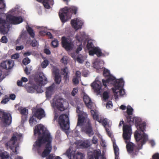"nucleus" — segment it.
<instances>
[{
  "label": "nucleus",
  "instance_id": "30",
  "mask_svg": "<svg viewBox=\"0 0 159 159\" xmlns=\"http://www.w3.org/2000/svg\"><path fill=\"white\" fill-rule=\"evenodd\" d=\"M36 117L34 115L30 117L29 120V122L31 126H33L37 123V121L36 119Z\"/></svg>",
  "mask_w": 159,
  "mask_h": 159
},
{
  "label": "nucleus",
  "instance_id": "53",
  "mask_svg": "<svg viewBox=\"0 0 159 159\" xmlns=\"http://www.w3.org/2000/svg\"><path fill=\"white\" fill-rule=\"evenodd\" d=\"M151 159H159V153H156L154 154Z\"/></svg>",
  "mask_w": 159,
  "mask_h": 159
},
{
  "label": "nucleus",
  "instance_id": "24",
  "mask_svg": "<svg viewBox=\"0 0 159 159\" xmlns=\"http://www.w3.org/2000/svg\"><path fill=\"white\" fill-rule=\"evenodd\" d=\"M68 69L67 67H65L61 70V73L64 76V79L65 80V82L69 80V76L68 75Z\"/></svg>",
  "mask_w": 159,
  "mask_h": 159
},
{
  "label": "nucleus",
  "instance_id": "23",
  "mask_svg": "<svg viewBox=\"0 0 159 159\" xmlns=\"http://www.w3.org/2000/svg\"><path fill=\"white\" fill-rule=\"evenodd\" d=\"M39 2H42L44 7L47 9H49L50 5H53L54 4L53 0H41Z\"/></svg>",
  "mask_w": 159,
  "mask_h": 159
},
{
  "label": "nucleus",
  "instance_id": "25",
  "mask_svg": "<svg viewBox=\"0 0 159 159\" xmlns=\"http://www.w3.org/2000/svg\"><path fill=\"white\" fill-rule=\"evenodd\" d=\"M83 100L86 106L88 108L91 109L92 102L90 98L88 95H84L83 97Z\"/></svg>",
  "mask_w": 159,
  "mask_h": 159
},
{
  "label": "nucleus",
  "instance_id": "13",
  "mask_svg": "<svg viewBox=\"0 0 159 159\" xmlns=\"http://www.w3.org/2000/svg\"><path fill=\"white\" fill-rule=\"evenodd\" d=\"M7 19L11 23L17 24L21 23L23 19L21 16H15L12 15H8L7 16Z\"/></svg>",
  "mask_w": 159,
  "mask_h": 159
},
{
  "label": "nucleus",
  "instance_id": "54",
  "mask_svg": "<svg viewBox=\"0 0 159 159\" xmlns=\"http://www.w3.org/2000/svg\"><path fill=\"white\" fill-rule=\"evenodd\" d=\"M20 55L19 53H15L11 56V58L12 59H16L19 57Z\"/></svg>",
  "mask_w": 159,
  "mask_h": 159
},
{
  "label": "nucleus",
  "instance_id": "35",
  "mask_svg": "<svg viewBox=\"0 0 159 159\" xmlns=\"http://www.w3.org/2000/svg\"><path fill=\"white\" fill-rule=\"evenodd\" d=\"M78 10V8L75 6H72L70 8V16L74 13V14H76L77 13V11Z\"/></svg>",
  "mask_w": 159,
  "mask_h": 159
},
{
  "label": "nucleus",
  "instance_id": "19",
  "mask_svg": "<svg viewBox=\"0 0 159 159\" xmlns=\"http://www.w3.org/2000/svg\"><path fill=\"white\" fill-rule=\"evenodd\" d=\"M64 102L63 99L61 98L57 99L55 102V104L57 108L61 111H63L65 109L63 106Z\"/></svg>",
  "mask_w": 159,
  "mask_h": 159
},
{
  "label": "nucleus",
  "instance_id": "8",
  "mask_svg": "<svg viewBox=\"0 0 159 159\" xmlns=\"http://www.w3.org/2000/svg\"><path fill=\"white\" fill-rule=\"evenodd\" d=\"M2 115V121L6 126L9 125L12 121L11 114L8 112L2 111L0 110V115Z\"/></svg>",
  "mask_w": 159,
  "mask_h": 159
},
{
  "label": "nucleus",
  "instance_id": "58",
  "mask_svg": "<svg viewBox=\"0 0 159 159\" xmlns=\"http://www.w3.org/2000/svg\"><path fill=\"white\" fill-rule=\"evenodd\" d=\"M76 38L77 40H78L79 42H81V43H82V42L83 40L82 38L79 36L76 35Z\"/></svg>",
  "mask_w": 159,
  "mask_h": 159
},
{
  "label": "nucleus",
  "instance_id": "41",
  "mask_svg": "<svg viewBox=\"0 0 159 159\" xmlns=\"http://www.w3.org/2000/svg\"><path fill=\"white\" fill-rule=\"evenodd\" d=\"M68 59L67 57L66 56H64L61 59V62L63 63L65 65H66L67 63Z\"/></svg>",
  "mask_w": 159,
  "mask_h": 159
},
{
  "label": "nucleus",
  "instance_id": "33",
  "mask_svg": "<svg viewBox=\"0 0 159 159\" xmlns=\"http://www.w3.org/2000/svg\"><path fill=\"white\" fill-rule=\"evenodd\" d=\"M86 47L89 51L93 49L95 47L92 42L90 41H88Z\"/></svg>",
  "mask_w": 159,
  "mask_h": 159
},
{
  "label": "nucleus",
  "instance_id": "39",
  "mask_svg": "<svg viewBox=\"0 0 159 159\" xmlns=\"http://www.w3.org/2000/svg\"><path fill=\"white\" fill-rule=\"evenodd\" d=\"M55 76V81L56 83L57 84H60L61 79V75H60L54 76Z\"/></svg>",
  "mask_w": 159,
  "mask_h": 159
},
{
  "label": "nucleus",
  "instance_id": "34",
  "mask_svg": "<svg viewBox=\"0 0 159 159\" xmlns=\"http://www.w3.org/2000/svg\"><path fill=\"white\" fill-rule=\"evenodd\" d=\"M90 112L94 120H97V119L99 117L97 113L93 110H91Z\"/></svg>",
  "mask_w": 159,
  "mask_h": 159
},
{
  "label": "nucleus",
  "instance_id": "40",
  "mask_svg": "<svg viewBox=\"0 0 159 159\" xmlns=\"http://www.w3.org/2000/svg\"><path fill=\"white\" fill-rule=\"evenodd\" d=\"M102 98L105 101H106L109 98L108 93L107 91H105L102 94Z\"/></svg>",
  "mask_w": 159,
  "mask_h": 159
},
{
  "label": "nucleus",
  "instance_id": "21",
  "mask_svg": "<svg viewBox=\"0 0 159 159\" xmlns=\"http://www.w3.org/2000/svg\"><path fill=\"white\" fill-rule=\"evenodd\" d=\"M54 86L53 85H52L46 88L45 93L46 97L47 98H51L52 95L54 93Z\"/></svg>",
  "mask_w": 159,
  "mask_h": 159
},
{
  "label": "nucleus",
  "instance_id": "36",
  "mask_svg": "<svg viewBox=\"0 0 159 159\" xmlns=\"http://www.w3.org/2000/svg\"><path fill=\"white\" fill-rule=\"evenodd\" d=\"M10 98L7 95H5L4 98H3L1 102V103L3 104H5L7 103L9 101Z\"/></svg>",
  "mask_w": 159,
  "mask_h": 159
},
{
  "label": "nucleus",
  "instance_id": "4",
  "mask_svg": "<svg viewBox=\"0 0 159 159\" xmlns=\"http://www.w3.org/2000/svg\"><path fill=\"white\" fill-rule=\"evenodd\" d=\"M58 123L62 130H68L70 128V121L68 116L62 114L58 118Z\"/></svg>",
  "mask_w": 159,
  "mask_h": 159
},
{
  "label": "nucleus",
  "instance_id": "20",
  "mask_svg": "<svg viewBox=\"0 0 159 159\" xmlns=\"http://www.w3.org/2000/svg\"><path fill=\"white\" fill-rule=\"evenodd\" d=\"M34 115L39 119H41L45 116L44 111L42 108L37 109L35 112Z\"/></svg>",
  "mask_w": 159,
  "mask_h": 159
},
{
  "label": "nucleus",
  "instance_id": "6",
  "mask_svg": "<svg viewBox=\"0 0 159 159\" xmlns=\"http://www.w3.org/2000/svg\"><path fill=\"white\" fill-rule=\"evenodd\" d=\"M76 112L78 114L77 126H82L84 123L87 120V115L83 110H81L80 107L78 106L76 107Z\"/></svg>",
  "mask_w": 159,
  "mask_h": 159
},
{
  "label": "nucleus",
  "instance_id": "49",
  "mask_svg": "<svg viewBox=\"0 0 159 159\" xmlns=\"http://www.w3.org/2000/svg\"><path fill=\"white\" fill-rule=\"evenodd\" d=\"M82 43H81L79 46L77 47L76 50V52L77 53H79L80 51H81L82 49Z\"/></svg>",
  "mask_w": 159,
  "mask_h": 159
},
{
  "label": "nucleus",
  "instance_id": "38",
  "mask_svg": "<svg viewBox=\"0 0 159 159\" xmlns=\"http://www.w3.org/2000/svg\"><path fill=\"white\" fill-rule=\"evenodd\" d=\"M75 159H82L83 158V154L81 152H77L74 156Z\"/></svg>",
  "mask_w": 159,
  "mask_h": 159
},
{
  "label": "nucleus",
  "instance_id": "2",
  "mask_svg": "<svg viewBox=\"0 0 159 159\" xmlns=\"http://www.w3.org/2000/svg\"><path fill=\"white\" fill-rule=\"evenodd\" d=\"M34 134H38L39 135L38 139L35 142L34 146V147L37 148L39 153V148L43 144L47 143L45 145V149L41 154L42 157H45L51 152L52 137L49 132L45 129L44 126L41 124L35 126L34 128Z\"/></svg>",
  "mask_w": 159,
  "mask_h": 159
},
{
  "label": "nucleus",
  "instance_id": "10",
  "mask_svg": "<svg viewBox=\"0 0 159 159\" xmlns=\"http://www.w3.org/2000/svg\"><path fill=\"white\" fill-rule=\"evenodd\" d=\"M10 25L8 22L0 17V31L3 34L7 33L9 30Z\"/></svg>",
  "mask_w": 159,
  "mask_h": 159
},
{
  "label": "nucleus",
  "instance_id": "15",
  "mask_svg": "<svg viewBox=\"0 0 159 159\" xmlns=\"http://www.w3.org/2000/svg\"><path fill=\"white\" fill-rule=\"evenodd\" d=\"M81 129L82 131H84L88 135H93V134L92 127L90 123V120L89 119L87 120V123L85 126L83 127Z\"/></svg>",
  "mask_w": 159,
  "mask_h": 159
},
{
  "label": "nucleus",
  "instance_id": "55",
  "mask_svg": "<svg viewBox=\"0 0 159 159\" xmlns=\"http://www.w3.org/2000/svg\"><path fill=\"white\" fill-rule=\"evenodd\" d=\"M78 91V90L77 89L75 88H74L71 92V93L72 95L73 96H74L76 95V94L77 93Z\"/></svg>",
  "mask_w": 159,
  "mask_h": 159
},
{
  "label": "nucleus",
  "instance_id": "45",
  "mask_svg": "<svg viewBox=\"0 0 159 159\" xmlns=\"http://www.w3.org/2000/svg\"><path fill=\"white\" fill-rule=\"evenodd\" d=\"M59 70L56 68H54L53 69V74L54 76L60 75Z\"/></svg>",
  "mask_w": 159,
  "mask_h": 159
},
{
  "label": "nucleus",
  "instance_id": "51",
  "mask_svg": "<svg viewBox=\"0 0 159 159\" xmlns=\"http://www.w3.org/2000/svg\"><path fill=\"white\" fill-rule=\"evenodd\" d=\"M35 90V85H34L32 87H29L28 88V91L29 92L31 93H33L34 92Z\"/></svg>",
  "mask_w": 159,
  "mask_h": 159
},
{
  "label": "nucleus",
  "instance_id": "16",
  "mask_svg": "<svg viewBox=\"0 0 159 159\" xmlns=\"http://www.w3.org/2000/svg\"><path fill=\"white\" fill-rule=\"evenodd\" d=\"M91 86L95 92L98 94L101 93L102 86L101 82L98 80L94 81L91 84Z\"/></svg>",
  "mask_w": 159,
  "mask_h": 159
},
{
  "label": "nucleus",
  "instance_id": "1",
  "mask_svg": "<svg viewBox=\"0 0 159 159\" xmlns=\"http://www.w3.org/2000/svg\"><path fill=\"white\" fill-rule=\"evenodd\" d=\"M141 119L139 118L133 116L131 118V121L127 122L129 124L135 123L137 128L134 134V138L137 142V146L130 142L132 134L131 126L129 125H124L123 128V137L126 144V148L128 153L133 157L138 154L139 150L148 140V135L144 132L146 131V123L145 122L140 123Z\"/></svg>",
  "mask_w": 159,
  "mask_h": 159
},
{
  "label": "nucleus",
  "instance_id": "56",
  "mask_svg": "<svg viewBox=\"0 0 159 159\" xmlns=\"http://www.w3.org/2000/svg\"><path fill=\"white\" fill-rule=\"evenodd\" d=\"M10 99H11L12 100H14L16 98V95L14 93H12L10 95L9 97Z\"/></svg>",
  "mask_w": 159,
  "mask_h": 159
},
{
  "label": "nucleus",
  "instance_id": "43",
  "mask_svg": "<svg viewBox=\"0 0 159 159\" xmlns=\"http://www.w3.org/2000/svg\"><path fill=\"white\" fill-rule=\"evenodd\" d=\"M22 62L24 65H26L30 63V60L28 57H26L23 59Z\"/></svg>",
  "mask_w": 159,
  "mask_h": 159
},
{
  "label": "nucleus",
  "instance_id": "28",
  "mask_svg": "<svg viewBox=\"0 0 159 159\" xmlns=\"http://www.w3.org/2000/svg\"><path fill=\"white\" fill-rule=\"evenodd\" d=\"M75 144L79 145V147L80 148H87L89 146V143L86 142H83L81 143L78 141L75 143Z\"/></svg>",
  "mask_w": 159,
  "mask_h": 159
},
{
  "label": "nucleus",
  "instance_id": "47",
  "mask_svg": "<svg viewBox=\"0 0 159 159\" xmlns=\"http://www.w3.org/2000/svg\"><path fill=\"white\" fill-rule=\"evenodd\" d=\"M50 153L46 157L47 159H54L55 157V155L52 153L50 154Z\"/></svg>",
  "mask_w": 159,
  "mask_h": 159
},
{
  "label": "nucleus",
  "instance_id": "42",
  "mask_svg": "<svg viewBox=\"0 0 159 159\" xmlns=\"http://www.w3.org/2000/svg\"><path fill=\"white\" fill-rule=\"evenodd\" d=\"M51 45L54 48H56L58 46V42L57 40H54L52 41Z\"/></svg>",
  "mask_w": 159,
  "mask_h": 159
},
{
  "label": "nucleus",
  "instance_id": "17",
  "mask_svg": "<svg viewBox=\"0 0 159 159\" xmlns=\"http://www.w3.org/2000/svg\"><path fill=\"white\" fill-rule=\"evenodd\" d=\"M13 62L12 60H7L2 61L0 64V66L3 69L6 70L11 69L13 66Z\"/></svg>",
  "mask_w": 159,
  "mask_h": 159
},
{
  "label": "nucleus",
  "instance_id": "46",
  "mask_svg": "<svg viewBox=\"0 0 159 159\" xmlns=\"http://www.w3.org/2000/svg\"><path fill=\"white\" fill-rule=\"evenodd\" d=\"M6 7L5 4L3 0H0V9H4Z\"/></svg>",
  "mask_w": 159,
  "mask_h": 159
},
{
  "label": "nucleus",
  "instance_id": "32",
  "mask_svg": "<svg viewBox=\"0 0 159 159\" xmlns=\"http://www.w3.org/2000/svg\"><path fill=\"white\" fill-rule=\"evenodd\" d=\"M96 120L98 121L99 123H101L102 125L105 127H106V126L107 124V119L102 120L101 117H99L98 119H97Z\"/></svg>",
  "mask_w": 159,
  "mask_h": 159
},
{
  "label": "nucleus",
  "instance_id": "57",
  "mask_svg": "<svg viewBox=\"0 0 159 159\" xmlns=\"http://www.w3.org/2000/svg\"><path fill=\"white\" fill-rule=\"evenodd\" d=\"M92 143H93L96 144L98 143V140L96 136H94L92 140Z\"/></svg>",
  "mask_w": 159,
  "mask_h": 159
},
{
  "label": "nucleus",
  "instance_id": "62",
  "mask_svg": "<svg viewBox=\"0 0 159 159\" xmlns=\"http://www.w3.org/2000/svg\"><path fill=\"white\" fill-rule=\"evenodd\" d=\"M44 52L47 55L50 54L51 52L47 48H45L44 49Z\"/></svg>",
  "mask_w": 159,
  "mask_h": 159
},
{
  "label": "nucleus",
  "instance_id": "7",
  "mask_svg": "<svg viewBox=\"0 0 159 159\" xmlns=\"http://www.w3.org/2000/svg\"><path fill=\"white\" fill-rule=\"evenodd\" d=\"M62 47L67 50H72L74 47L73 42L72 40L65 36L61 38Z\"/></svg>",
  "mask_w": 159,
  "mask_h": 159
},
{
  "label": "nucleus",
  "instance_id": "26",
  "mask_svg": "<svg viewBox=\"0 0 159 159\" xmlns=\"http://www.w3.org/2000/svg\"><path fill=\"white\" fill-rule=\"evenodd\" d=\"M113 147L114 150L115 159H119V149L115 141H113Z\"/></svg>",
  "mask_w": 159,
  "mask_h": 159
},
{
  "label": "nucleus",
  "instance_id": "50",
  "mask_svg": "<svg viewBox=\"0 0 159 159\" xmlns=\"http://www.w3.org/2000/svg\"><path fill=\"white\" fill-rule=\"evenodd\" d=\"M110 71L107 69L104 70L103 72V75L104 76H108L110 75Z\"/></svg>",
  "mask_w": 159,
  "mask_h": 159
},
{
  "label": "nucleus",
  "instance_id": "5",
  "mask_svg": "<svg viewBox=\"0 0 159 159\" xmlns=\"http://www.w3.org/2000/svg\"><path fill=\"white\" fill-rule=\"evenodd\" d=\"M123 79L122 78H120L119 79H116V78L113 76H109L107 79L106 80L104 79L102 80V82L103 85L106 87L107 86V83L112 84L114 86V87L116 88H118L119 87L118 85L119 84H122L123 83ZM117 88H115L117 89Z\"/></svg>",
  "mask_w": 159,
  "mask_h": 159
},
{
  "label": "nucleus",
  "instance_id": "64",
  "mask_svg": "<svg viewBox=\"0 0 159 159\" xmlns=\"http://www.w3.org/2000/svg\"><path fill=\"white\" fill-rule=\"evenodd\" d=\"M27 115L28 114H26V115H22V118L23 121H25L27 120L28 117Z\"/></svg>",
  "mask_w": 159,
  "mask_h": 159
},
{
  "label": "nucleus",
  "instance_id": "44",
  "mask_svg": "<svg viewBox=\"0 0 159 159\" xmlns=\"http://www.w3.org/2000/svg\"><path fill=\"white\" fill-rule=\"evenodd\" d=\"M48 64V60H44L41 64L43 68H45Z\"/></svg>",
  "mask_w": 159,
  "mask_h": 159
},
{
  "label": "nucleus",
  "instance_id": "12",
  "mask_svg": "<svg viewBox=\"0 0 159 159\" xmlns=\"http://www.w3.org/2000/svg\"><path fill=\"white\" fill-rule=\"evenodd\" d=\"M17 137L13 135L11 139L6 144V145L9 146L10 148L14 153L17 154V147L15 145L16 141H17Z\"/></svg>",
  "mask_w": 159,
  "mask_h": 159
},
{
  "label": "nucleus",
  "instance_id": "27",
  "mask_svg": "<svg viewBox=\"0 0 159 159\" xmlns=\"http://www.w3.org/2000/svg\"><path fill=\"white\" fill-rule=\"evenodd\" d=\"M0 159H11L6 152L0 150Z\"/></svg>",
  "mask_w": 159,
  "mask_h": 159
},
{
  "label": "nucleus",
  "instance_id": "52",
  "mask_svg": "<svg viewBox=\"0 0 159 159\" xmlns=\"http://www.w3.org/2000/svg\"><path fill=\"white\" fill-rule=\"evenodd\" d=\"M37 42L35 39L32 40L30 44L33 47H35L37 44Z\"/></svg>",
  "mask_w": 159,
  "mask_h": 159
},
{
  "label": "nucleus",
  "instance_id": "37",
  "mask_svg": "<svg viewBox=\"0 0 159 159\" xmlns=\"http://www.w3.org/2000/svg\"><path fill=\"white\" fill-rule=\"evenodd\" d=\"M101 156V153L100 151L96 150L94 152L93 157L95 159H99V157Z\"/></svg>",
  "mask_w": 159,
  "mask_h": 159
},
{
  "label": "nucleus",
  "instance_id": "60",
  "mask_svg": "<svg viewBox=\"0 0 159 159\" xmlns=\"http://www.w3.org/2000/svg\"><path fill=\"white\" fill-rule=\"evenodd\" d=\"M73 81L74 84H79V81L78 78L75 77L73 78Z\"/></svg>",
  "mask_w": 159,
  "mask_h": 159
},
{
  "label": "nucleus",
  "instance_id": "63",
  "mask_svg": "<svg viewBox=\"0 0 159 159\" xmlns=\"http://www.w3.org/2000/svg\"><path fill=\"white\" fill-rule=\"evenodd\" d=\"M76 77L79 78L81 76V73L80 71H77L75 73Z\"/></svg>",
  "mask_w": 159,
  "mask_h": 159
},
{
  "label": "nucleus",
  "instance_id": "14",
  "mask_svg": "<svg viewBox=\"0 0 159 159\" xmlns=\"http://www.w3.org/2000/svg\"><path fill=\"white\" fill-rule=\"evenodd\" d=\"M70 23L72 27L76 30L81 28L83 24L82 21L78 18L71 20Z\"/></svg>",
  "mask_w": 159,
  "mask_h": 159
},
{
  "label": "nucleus",
  "instance_id": "48",
  "mask_svg": "<svg viewBox=\"0 0 159 159\" xmlns=\"http://www.w3.org/2000/svg\"><path fill=\"white\" fill-rule=\"evenodd\" d=\"M1 41L3 43H6L8 41V39L7 38L6 36H2L1 39Z\"/></svg>",
  "mask_w": 159,
  "mask_h": 159
},
{
  "label": "nucleus",
  "instance_id": "29",
  "mask_svg": "<svg viewBox=\"0 0 159 159\" xmlns=\"http://www.w3.org/2000/svg\"><path fill=\"white\" fill-rule=\"evenodd\" d=\"M26 29L30 37L33 38H34L35 36V34L33 29L29 25L26 26Z\"/></svg>",
  "mask_w": 159,
  "mask_h": 159
},
{
  "label": "nucleus",
  "instance_id": "61",
  "mask_svg": "<svg viewBox=\"0 0 159 159\" xmlns=\"http://www.w3.org/2000/svg\"><path fill=\"white\" fill-rule=\"evenodd\" d=\"M24 48V46L23 45L17 46L16 47V50H20L23 49Z\"/></svg>",
  "mask_w": 159,
  "mask_h": 159
},
{
  "label": "nucleus",
  "instance_id": "31",
  "mask_svg": "<svg viewBox=\"0 0 159 159\" xmlns=\"http://www.w3.org/2000/svg\"><path fill=\"white\" fill-rule=\"evenodd\" d=\"M17 109L22 115L28 114V110L25 108H23L20 107L18 108Z\"/></svg>",
  "mask_w": 159,
  "mask_h": 159
},
{
  "label": "nucleus",
  "instance_id": "22",
  "mask_svg": "<svg viewBox=\"0 0 159 159\" xmlns=\"http://www.w3.org/2000/svg\"><path fill=\"white\" fill-rule=\"evenodd\" d=\"M133 109L130 106H128L127 108V114L125 115L126 118L127 122H129L131 121V118L133 116Z\"/></svg>",
  "mask_w": 159,
  "mask_h": 159
},
{
  "label": "nucleus",
  "instance_id": "18",
  "mask_svg": "<svg viewBox=\"0 0 159 159\" xmlns=\"http://www.w3.org/2000/svg\"><path fill=\"white\" fill-rule=\"evenodd\" d=\"M89 54L90 56H93L96 54L98 57L102 56H104V53H102L101 50L98 47H96L89 51Z\"/></svg>",
  "mask_w": 159,
  "mask_h": 159
},
{
  "label": "nucleus",
  "instance_id": "59",
  "mask_svg": "<svg viewBox=\"0 0 159 159\" xmlns=\"http://www.w3.org/2000/svg\"><path fill=\"white\" fill-rule=\"evenodd\" d=\"M111 106L112 107V103L111 101H109L108 102L106 105V107L107 108H109L111 107Z\"/></svg>",
  "mask_w": 159,
  "mask_h": 159
},
{
  "label": "nucleus",
  "instance_id": "11",
  "mask_svg": "<svg viewBox=\"0 0 159 159\" xmlns=\"http://www.w3.org/2000/svg\"><path fill=\"white\" fill-rule=\"evenodd\" d=\"M124 84V82L123 80L122 84H119L118 86H120L119 87L118 89H115L116 88L115 87L112 88V90L114 93L115 96L116 98H118L119 95L123 96L125 94V90L123 89Z\"/></svg>",
  "mask_w": 159,
  "mask_h": 159
},
{
  "label": "nucleus",
  "instance_id": "9",
  "mask_svg": "<svg viewBox=\"0 0 159 159\" xmlns=\"http://www.w3.org/2000/svg\"><path fill=\"white\" fill-rule=\"evenodd\" d=\"M70 8L65 7L62 9V13H59L60 19L63 23L66 22L67 19L70 18Z\"/></svg>",
  "mask_w": 159,
  "mask_h": 159
},
{
  "label": "nucleus",
  "instance_id": "3",
  "mask_svg": "<svg viewBox=\"0 0 159 159\" xmlns=\"http://www.w3.org/2000/svg\"><path fill=\"white\" fill-rule=\"evenodd\" d=\"M35 82L37 85H35V90L38 93H42L43 92L40 85L45 84L47 83V80L46 77L43 73H40L39 76L34 78Z\"/></svg>",
  "mask_w": 159,
  "mask_h": 159
}]
</instances>
